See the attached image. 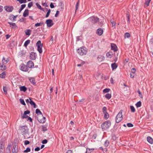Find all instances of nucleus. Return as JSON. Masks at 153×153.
Returning <instances> with one entry per match:
<instances>
[{
    "instance_id": "1",
    "label": "nucleus",
    "mask_w": 153,
    "mask_h": 153,
    "mask_svg": "<svg viewBox=\"0 0 153 153\" xmlns=\"http://www.w3.org/2000/svg\"><path fill=\"white\" fill-rule=\"evenodd\" d=\"M9 60L8 58L5 59L4 57H3L2 59V65H1L0 66V70H3L6 69L7 68L5 64L7 63L9 61Z\"/></svg>"
},
{
    "instance_id": "2",
    "label": "nucleus",
    "mask_w": 153,
    "mask_h": 153,
    "mask_svg": "<svg viewBox=\"0 0 153 153\" xmlns=\"http://www.w3.org/2000/svg\"><path fill=\"white\" fill-rule=\"evenodd\" d=\"M111 125V122L107 120L102 124L101 127L102 129L106 130Z\"/></svg>"
},
{
    "instance_id": "3",
    "label": "nucleus",
    "mask_w": 153,
    "mask_h": 153,
    "mask_svg": "<svg viewBox=\"0 0 153 153\" xmlns=\"http://www.w3.org/2000/svg\"><path fill=\"white\" fill-rule=\"evenodd\" d=\"M19 130L23 135H25L28 132V129L26 126H22L20 127Z\"/></svg>"
},
{
    "instance_id": "4",
    "label": "nucleus",
    "mask_w": 153,
    "mask_h": 153,
    "mask_svg": "<svg viewBox=\"0 0 153 153\" xmlns=\"http://www.w3.org/2000/svg\"><path fill=\"white\" fill-rule=\"evenodd\" d=\"M122 112L123 110H121L117 115L116 117V122L117 123H119L122 120L123 118L122 115Z\"/></svg>"
},
{
    "instance_id": "5",
    "label": "nucleus",
    "mask_w": 153,
    "mask_h": 153,
    "mask_svg": "<svg viewBox=\"0 0 153 153\" xmlns=\"http://www.w3.org/2000/svg\"><path fill=\"white\" fill-rule=\"evenodd\" d=\"M78 53L82 56L86 54L87 53V51L84 49V48H80L77 50Z\"/></svg>"
},
{
    "instance_id": "6",
    "label": "nucleus",
    "mask_w": 153,
    "mask_h": 153,
    "mask_svg": "<svg viewBox=\"0 0 153 153\" xmlns=\"http://www.w3.org/2000/svg\"><path fill=\"white\" fill-rule=\"evenodd\" d=\"M36 45L37 47V50L40 53L42 52V48L43 46L42 44L41 43L40 40L38 41L36 43Z\"/></svg>"
},
{
    "instance_id": "7",
    "label": "nucleus",
    "mask_w": 153,
    "mask_h": 153,
    "mask_svg": "<svg viewBox=\"0 0 153 153\" xmlns=\"http://www.w3.org/2000/svg\"><path fill=\"white\" fill-rule=\"evenodd\" d=\"M88 20L92 23H95L99 22V19L97 17L91 16L88 19Z\"/></svg>"
},
{
    "instance_id": "8",
    "label": "nucleus",
    "mask_w": 153,
    "mask_h": 153,
    "mask_svg": "<svg viewBox=\"0 0 153 153\" xmlns=\"http://www.w3.org/2000/svg\"><path fill=\"white\" fill-rule=\"evenodd\" d=\"M46 23L47 24V26L49 27H51L53 25V21L51 19L47 20L46 21Z\"/></svg>"
},
{
    "instance_id": "9",
    "label": "nucleus",
    "mask_w": 153,
    "mask_h": 153,
    "mask_svg": "<svg viewBox=\"0 0 153 153\" xmlns=\"http://www.w3.org/2000/svg\"><path fill=\"white\" fill-rule=\"evenodd\" d=\"M20 69L22 71L25 72H27L28 70V68H27V66L24 64H21Z\"/></svg>"
},
{
    "instance_id": "10",
    "label": "nucleus",
    "mask_w": 153,
    "mask_h": 153,
    "mask_svg": "<svg viewBox=\"0 0 153 153\" xmlns=\"http://www.w3.org/2000/svg\"><path fill=\"white\" fill-rule=\"evenodd\" d=\"M15 45V42L14 41L10 42V44L8 45L7 47L9 49H12L13 48Z\"/></svg>"
},
{
    "instance_id": "11",
    "label": "nucleus",
    "mask_w": 153,
    "mask_h": 153,
    "mask_svg": "<svg viewBox=\"0 0 153 153\" xmlns=\"http://www.w3.org/2000/svg\"><path fill=\"white\" fill-rule=\"evenodd\" d=\"M4 8L8 12H11L13 10V7L12 6H6L4 7Z\"/></svg>"
},
{
    "instance_id": "12",
    "label": "nucleus",
    "mask_w": 153,
    "mask_h": 153,
    "mask_svg": "<svg viewBox=\"0 0 153 153\" xmlns=\"http://www.w3.org/2000/svg\"><path fill=\"white\" fill-rule=\"evenodd\" d=\"M5 151L4 145L2 143H0V153H4Z\"/></svg>"
},
{
    "instance_id": "13",
    "label": "nucleus",
    "mask_w": 153,
    "mask_h": 153,
    "mask_svg": "<svg viewBox=\"0 0 153 153\" xmlns=\"http://www.w3.org/2000/svg\"><path fill=\"white\" fill-rule=\"evenodd\" d=\"M36 58V55L34 52H32L30 53V58L32 60H35Z\"/></svg>"
},
{
    "instance_id": "14",
    "label": "nucleus",
    "mask_w": 153,
    "mask_h": 153,
    "mask_svg": "<svg viewBox=\"0 0 153 153\" xmlns=\"http://www.w3.org/2000/svg\"><path fill=\"white\" fill-rule=\"evenodd\" d=\"M27 66L28 68H31L33 67L34 63L32 61L30 60L27 63Z\"/></svg>"
},
{
    "instance_id": "15",
    "label": "nucleus",
    "mask_w": 153,
    "mask_h": 153,
    "mask_svg": "<svg viewBox=\"0 0 153 153\" xmlns=\"http://www.w3.org/2000/svg\"><path fill=\"white\" fill-rule=\"evenodd\" d=\"M28 79L32 84L33 85H36V83L34 78L33 77H29L28 78Z\"/></svg>"
},
{
    "instance_id": "16",
    "label": "nucleus",
    "mask_w": 153,
    "mask_h": 153,
    "mask_svg": "<svg viewBox=\"0 0 153 153\" xmlns=\"http://www.w3.org/2000/svg\"><path fill=\"white\" fill-rule=\"evenodd\" d=\"M103 30L101 28L98 29L97 30L96 33L99 36H101L103 33Z\"/></svg>"
},
{
    "instance_id": "17",
    "label": "nucleus",
    "mask_w": 153,
    "mask_h": 153,
    "mask_svg": "<svg viewBox=\"0 0 153 153\" xmlns=\"http://www.w3.org/2000/svg\"><path fill=\"white\" fill-rule=\"evenodd\" d=\"M111 49L114 51H116L117 50V48L116 45L114 44H111Z\"/></svg>"
},
{
    "instance_id": "18",
    "label": "nucleus",
    "mask_w": 153,
    "mask_h": 153,
    "mask_svg": "<svg viewBox=\"0 0 153 153\" xmlns=\"http://www.w3.org/2000/svg\"><path fill=\"white\" fill-rule=\"evenodd\" d=\"M18 148L17 146L15 144L13 146V149L12 150L13 153H17V152Z\"/></svg>"
},
{
    "instance_id": "19",
    "label": "nucleus",
    "mask_w": 153,
    "mask_h": 153,
    "mask_svg": "<svg viewBox=\"0 0 153 153\" xmlns=\"http://www.w3.org/2000/svg\"><path fill=\"white\" fill-rule=\"evenodd\" d=\"M29 15V10L27 9H25L23 13V16L26 17Z\"/></svg>"
},
{
    "instance_id": "20",
    "label": "nucleus",
    "mask_w": 153,
    "mask_h": 153,
    "mask_svg": "<svg viewBox=\"0 0 153 153\" xmlns=\"http://www.w3.org/2000/svg\"><path fill=\"white\" fill-rule=\"evenodd\" d=\"M30 100V103L33 106V108H36V103L31 100V98H29Z\"/></svg>"
},
{
    "instance_id": "21",
    "label": "nucleus",
    "mask_w": 153,
    "mask_h": 153,
    "mask_svg": "<svg viewBox=\"0 0 153 153\" xmlns=\"http://www.w3.org/2000/svg\"><path fill=\"white\" fill-rule=\"evenodd\" d=\"M98 60L100 62H101L105 59V57L102 55H100L97 57Z\"/></svg>"
},
{
    "instance_id": "22",
    "label": "nucleus",
    "mask_w": 153,
    "mask_h": 153,
    "mask_svg": "<svg viewBox=\"0 0 153 153\" xmlns=\"http://www.w3.org/2000/svg\"><path fill=\"white\" fill-rule=\"evenodd\" d=\"M31 30L30 29H27L25 30V33L26 35L29 36L31 34Z\"/></svg>"
},
{
    "instance_id": "23",
    "label": "nucleus",
    "mask_w": 153,
    "mask_h": 153,
    "mask_svg": "<svg viewBox=\"0 0 153 153\" xmlns=\"http://www.w3.org/2000/svg\"><path fill=\"white\" fill-rule=\"evenodd\" d=\"M147 141L150 143H153V139L150 137H148L147 138Z\"/></svg>"
},
{
    "instance_id": "24",
    "label": "nucleus",
    "mask_w": 153,
    "mask_h": 153,
    "mask_svg": "<svg viewBox=\"0 0 153 153\" xmlns=\"http://www.w3.org/2000/svg\"><path fill=\"white\" fill-rule=\"evenodd\" d=\"M11 146L10 145H8L7 147L6 150V153H11V151L10 150Z\"/></svg>"
},
{
    "instance_id": "25",
    "label": "nucleus",
    "mask_w": 153,
    "mask_h": 153,
    "mask_svg": "<svg viewBox=\"0 0 153 153\" xmlns=\"http://www.w3.org/2000/svg\"><path fill=\"white\" fill-rule=\"evenodd\" d=\"M111 66L112 70H114L117 68V65L115 63H114L111 64Z\"/></svg>"
},
{
    "instance_id": "26",
    "label": "nucleus",
    "mask_w": 153,
    "mask_h": 153,
    "mask_svg": "<svg viewBox=\"0 0 153 153\" xmlns=\"http://www.w3.org/2000/svg\"><path fill=\"white\" fill-rule=\"evenodd\" d=\"M17 16H14L12 14L10 16L9 19L13 21L15 20V19H16Z\"/></svg>"
},
{
    "instance_id": "27",
    "label": "nucleus",
    "mask_w": 153,
    "mask_h": 153,
    "mask_svg": "<svg viewBox=\"0 0 153 153\" xmlns=\"http://www.w3.org/2000/svg\"><path fill=\"white\" fill-rule=\"evenodd\" d=\"M20 90L21 91H23L25 92L27 90V88L25 86H22L20 87Z\"/></svg>"
},
{
    "instance_id": "28",
    "label": "nucleus",
    "mask_w": 153,
    "mask_h": 153,
    "mask_svg": "<svg viewBox=\"0 0 153 153\" xmlns=\"http://www.w3.org/2000/svg\"><path fill=\"white\" fill-rule=\"evenodd\" d=\"M36 4L38 8L41 10L44 11V8H42L40 5H39L38 3H36Z\"/></svg>"
},
{
    "instance_id": "29",
    "label": "nucleus",
    "mask_w": 153,
    "mask_h": 153,
    "mask_svg": "<svg viewBox=\"0 0 153 153\" xmlns=\"http://www.w3.org/2000/svg\"><path fill=\"white\" fill-rule=\"evenodd\" d=\"M113 54L109 52H107L106 54V56L110 58H111L112 57Z\"/></svg>"
},
{
    "instance_id": "30",
    "label": "nucleus",
    "mask_w": 153,
    "mask_h": 153,
    "mask_svg": "<svg viewBox=\"0 0 153 153\" xmlns=\"http://www.w3.org/2000/svg\"><path fill=\"white\" fill-rule=\"evenodd\" d=\"M105 97L108 100H109L111 98V94L108 93L107 94L105 95Z\"/></svg>"
},
{
    "instance_id": "31",
    "label": "nucleus",
    "mask_w": 153,
    "mask_h": 153,
    "mask_svg": "<svg viewBox=\"0 0 153 153\" xmlns=\"http://www.w3.org/2000/svg\"><path fill=\"white\" fill-rule=\"evenodd\" d=\"M42 25H44V23L43 22H40L39 23H37L35 25V26L37 27H38V26H41Z\"/></svg>"
},
{
    "instance_id": "32",
    "label": "nucleus",
    "mask_w": 153,
    "mask_h": 153,
    "mask_svg": "<svg viewBox=\"0 0 153 153\" xmlns=\"http://www.w3.org/2000/svg\"><path fill=\"white\" fill-rule=\"evenodd\" d=\"M150 1H146L144 3V6L145 8L148 7L149 5Z\"/></svg>"
},
{
    "instance_id": "33",
    "label": "nucleus",
    "mask_w": 153,
    "mask_h": 153,
    "mask_svg": "<svg viewBox=\"0 0 153 153\" xmlns=\"http://www.w3.org/2000/svg\"><path fill=\"white\" fill-rule=\"evenodd\" d=\"M94 150V149H87V151L85 153H91Z\"/></svg>"
},
{
    "instance_id": "34",
    "label": "nucleus",
    "mask_w": 153,
    "mask_h": 153,
    "mask_svg": "<svg viewBox=\"0 0 153 153\" xmlns=\"http://www.w3.org/2000/svg\"><path fill=\"white\" fill-rule=\"evenodd\" d=\"M37 119L38 121L40 123H44L45 122V119H40L37 117Z\"/></svg>"
},
{
    "instance_id": "35",
    "label": "nucleus",
    "mask_w": 153,
    "mask_h": 153,
    "mask_svg": "<svg viewBox=\"0 0 153 153\" xmlns=\"http://www.w3.org/2000/svg\"><path fill=\"white\" fill-rule=\"evenodd\" d=\"M79 1H78L76 2V9L75 10V13L76 12L77 10H78V9L79 8Z\"/></svg>"
},
{
    "instance_id": "36",
    "label": "nucleus",
    "mask_w": 153,
    "mask_h": 153,
    "mask_svg": "<svg viewBox=\"0 0 153 153\" xmlns=\"http://www.w3.org/2000/svg\"><path fill=\"white\" fill-rule=\"evenodd\" d=\"M30 40H28L26 41L24 43V46L26 47H27V45L30 43Z\"/></svg>"
},
{
    "instance_id": "37",
    "label": "nucleus",
    "mask_w": 153,
    "mask_h": 153,
    "mask_svg": "<svg viewBox=\"0 0 153 153\" xmlns=\"http://www.w3.org/2000/svg\"><path fill=\"white\" fill-rule=\"evenodd\" d=\"M136 105L137 108L140 107L141 105V102L140 101L137 102L136 104Z\"/></svg>"
},
{
    "instance_id": "38",
    "label": "nucleus",
    "mask_w": 153,
    "mask_h": 153,
    "mask_svg": "<svg viewBox=\"0 0 153 153\" xmlns=\"http://www.w3.org/2000/svg\"><path fill=\"white\" fill-rule=\"evenodd\" d=\"M5 75L6 74L5 72H4L0 74V77L2 78H4Z\"/></svg>"
},
{
    "instance_id": "39",
    "label": "nucleus",
    "mask_w": 153,
    "mask_h": 153,
    "mask_svg": "<svg viewBox=\"0 0 153 153\" xmlns=\"http://www.w3.org/2000/svg\"><path fill=\"white\" fill-rule=\"evenodd\" d=\"M36 113L38 115L42 114V113L41 112L40 110L38 109H36Z\"/></svg>"
},
{
    "instance_id": "40",
    "label": "nucleus",
    "mask_w": 153,
    "mask_h": 153,
    "mask_svg": "<svg viewBox=\"0 0 153 153\" xmlns=\"http://www.w3.org/2000/svg\"><path fill=\"white\" fill-rule=\"evenodd\" d=\"M3 91L5 94H7V88L5 86H4L3 87Z\"/></svg>"
},
{
    "instance_id": "41",
    "label": "nucleus",
    "mask_w": 153,
    "mask_h": 153,
    "mask_svg": "<svg viewBox=\"0 0 153 153\" xmlns=\"http://www.w3.org/2000/svg\"><path fill=\"white\" fill-rule=\"evenodd\" d=\"M103 113L104 114V117L105 119H107L109 117L108 113L107 112Z\"/></svg>"
},
{
    "instance_id": "42",
    "label": "nucleus",
    "mask_w": 153,
    "mask_h": 153,
    "mask_svg": "<svg viewBox=\"0 0 153 153\" xmlns=\"http://www.w3.org/2000/svg\"><path fill=\"white\" fill-rule=\"evenodd\" d=\"M111 22L112 24V27L114 28L115 27V23L113 20H111Z\"/></svg>"
},
{
    "instance_id": "43",
    "label": "nucleus",
    "mask_w": 153,
    "mask_h": 153,
    "mask_svg": "<svg viewBox=\"0 0 153 153\" xmlns=\"http://www.w3.org/2000/svg\"><path fill=\"white\" fill-rule=\"evenodd\" d=\"M110 89L109 88H106L105 89H104L103 91V92L104 93H106L109 92V91H110Z\"/></svg>"
},
{
    "instance_id": "44",
    "label": "nucleus",
    "mask_w": 153,
    "mask_h": 153,
    "mask_svg": "<svg viewBox=\"0 0 153 153\" xmlns=\"http://www.w3.org/2000/svg\"><path fill=\"white\" fill-rule=\"evenodd\" d=\"M20 101L21 104L23 105H25L26 104L25 103V101L23 99H20Z\"/></svg>"
},
{
    "instance_id": "45",
    "label": "nucleus",
    "mask_w": 153,
    "mask_h": 153,
    "mask_svg": "<svg viewBox=\"0 0 153 153\" xmlns=\"http://www.w3.org/2000/svg\"><path fill=\"white\" fill-rule=\"evenodd\" d=\"M8 23L10 25L13 26L14 27H17V26L15 23L8 22Z\"/></svg>"
},
{
    "instance_id": "46",
    "label": "nucleus",
    "mask_w": 153,
    "mask_h": 153,
    "mask_svg": "<svg viewBox=\"0 0 153 153\" xmlns=\"http://www.w3.org/2000/svg\"><path fill=\"white\" fill-rule=\"evenodd\" d=\"M130 36V34L129 33H126L125 34L124 37L125 38H129Z\"/></svg>"
},
{
    "instance_id": "47",
    "label": "nucleus",
    "mask_w": 153,
    "mask_h": 153,
    "mask_svg": "<svg viewBox=\"0 0 153 153\" xmlns=\"http://www.w3.org/2000/svg\"><path fill=\"white\" fill-rule=\"evenodd\" d=\"M130 109L131 111L132 112H134L135 111L134 107L133 106H130Z\"/></svg>"
},
{
    "instance_id": "48",
    "label": "nucleus",
    "mask_w": 153,
    "mask_h": 153,
    "mask_svg": "<svg viewBox=\"0 0 153 153\" xmlns=\"http://www.w3.org/2000/svg\"><path fill=\"white\" fill-rule=\"evenodd\" d=\"M51 12V10L49 9L46 15V17H48Z\"/></svg>"
},
{
    "instance_id": "49",
    "label": "nucleus",
    "mask_w": 153,
    "mask_h": 153,
    "mask_svg": "<svg viewBox=\"0 0 153 153\" xmlns=\"http://www.w3.org/2000/svg\"><path fill=\"white\" fill-rule=\"evenodd\" d=\"M109 144V141L108 140H106L105 142V146L106 147H107L108 146Z\"/></svg>"
},
{
    "instance_id": "50",
    "label": "nucleus",
    "mask_w": 153,
    "mask_h": 153,
    "mask_svg": "<svg viewBox=\"0 0 153 153\" xmlns=\"http://www.w3.org/2000/svg\"><path fill=\"white\" fill-rule=\"evenodd\" d=\"M137 92L139 94V96H140V97L142 98H143V96L140 91L139 90H138L137 91Z\"/></svg>"
},
{
    "instance_id": "51",
    "label": "nucleus",
    "mask_w": 153,
    "mask_h": 153,
    "mask_svg": "<svg viewBox=\"0 0 153 153\" xmlns=\"http://www.w3.org/2000/svg\"><path fill=\"white\" fill-rule=\"evenodd\" d=\"M42 130L44 131H45L47 130V127L45 126H42Z\"/></svg>"
},
{
    "instance_id": "52",
    "label": "nucleus",
    "mask_w": 153,
    "mask_h": 153,
    "mask_svg": "<svg viewBox=\"0 0 153 153\" xmlns=\"http://www.w3.org/2000/svg\"><path fill=\"white\" fill-rule=\"evenodd\" d=\"M107 108L106 107H104L102 108V111L103 113H106L107 112Z\"/></svg>"
},
{
    "instance_id": "53",
    "label": "nucleus",
    "mask_w": 153,
    "mask_h": 153,
    "mask_svg": "<svg viewBox=\"0 0 153 153\" xmlns=\"http://www.w3.org/2000/svg\"><path fill=\"white\" fill-rule=\"evenodd\" d=\"M29 117L27 115H25L24 114L22 116V119H24V118H26L27 117Z\"/></svg>"
},
{
    "instance_id": "54",
    "label": "nucleus",
    "mask_w": 153,
    "mask_h": 153,
    "mask_svg": "<svg viewBox=\"0 0 153 153\" xmlns=\"http://www.w3.org/2000/svg\"><path fill=\"white\" fill-rule=\"evenodd\" d=\"M126 16L128 19V23H129L130 22V18L128 14L127 13L126 14Z\"/></svg>"
},
{
    "instance_id": "55",
    "label": "nucleus",
    "mask_w": 153,
    "mask_h": 153,
    "mask_svg": "<svg viewBox=\"0 0 153 153\" xmlns=\"http://www.w3.org/2000/svg\"><path fill=\"white\" fill-rule=\"evenodd\" d=\"M127 125L128 127H132L133 126V124L130 123H127Z\"/></svg>"
},
{
    "instance_id": "56",
    "label": "nucleus",
    "mask_w": 153,
    "mask_h": 153,
    "mask_svg": "<svg viewBox=\"0 0 153 153\" xmlns=\"http://www.w3.org/2000/svg\"><path fill=\"white\" fill-rule=\"evenodd\" d=\"M85 100V99L84 98H82L79 100L77 101V102L78 103H79L81 102H83Z\"/></svg>"
},
{
    "instance_id": "57",
    "label": "nucleus",
    "mask_w": 153,
    "mask_h": 153,
    "mask_svg": "<svg viewBox=\"0 0 153 153\" xmlns=\"http://www.w3.org/2000/svg\"><path fill=\"white\" fill-rule=\"evenodd\" d=\"M30 113V111L29 110H27L24 111V114L25 115H27L29 114Z\"/></svg>"
},
{
    "instance_id": "58",
    "label": "nucleus",
    "mask_w": 153,
    "mask_h": 153,
    "mask_svg": "<svg viewBox=\"0 0 153 153\" xmlns=\"http://www.w3.org/2000/svg\"><path fill=\"white\" fill-rule=\"evenodd\" d=\"M30 143V141L28 140H25L24 142V144L25 145H27L29 144Z\"/></svg>"
},
{
    "instance_id": "59",
    "label": "nucleus",
    "mask_w": 153,
    "mask_h": 153,
    "mask_svg": "<svg viewBox=\"0 0 153 153\" xmlns=\"http://www.w3.org/2000/svg\"><path fill=\"white\" fill-rule=\"evenodd\" d=\"M131 72L132 73L134 74L136 72V70L135 68H132L131 70Z\"/></svg>"
},
{
    "instance_id": "60",
    "label": "nucleus",
    "mask_w": 153,
    "mask_h": 153,
    "mask_svg": "<svg viewBox=\"0 0 153 153\" xmlns=\"http://www.w3.org/2000/svg\"><path fill=\"white\" fill-rule=\"evenodd\" d=\"M33 5V3L32 2L29 3L28 4V7L29 8H30Z\"/></svg>"
},
{
    "instance_id": "61",
    "label": "nucleus",
    "mask_w": 153,
    "mask_h": 153,
    "mask_svg": "<svg viewBox=\"0 0 153 153\" xmlns=\"http://www.w3.org/2000/svg\"><path fill=\"white\" fill-rule=\"evenodd\" d=\"M59 11L58 10H57L56 12V13L55 15V17H57L58 16V15L59 14Z\"/></svg>"
},
{
    "instance_id": "62",
    "label": "nucleus",
    "mask_w": 153,
    "mask_h": 153,
    "mask_svg": "<svg viewBox=\"0 0 153 153\" xmlns=\"http://www.w3.org/2000/svg\"><path fill=\"white\" fill-rule=\"evenodd\" d=\"M48 142V140L46 139H45L42 141V143L43 144H46Z\"/></svg>"
},
{
    "instance_id": "63",
    "label": "nucleus",
    "mask_w": 153,
    "mask_h": 153,
    "mask_svg": "<svg viewBox=\"0 0 153 153\" xmlns=\"http://www.w3.org/2000/svg\"><path fill=\"white\" fill-rule=\"evenodd\" d=\"M42 5L43 6H45V7H48V5L45 2L43 3Z\"/></svg>"
},
{
    "instance_id": "64",
    "label": "nucleus",
    "mask_w": 153,
    "mask_h": 153,
    "mask_svg": "<svg viewBox=\"0 0 153 153\" xmlns=\"http://www.w3.org/2000/svg\"><path fill=\"white\" fill-rule=\"evenodd\" d=\"M97 136V134H95L92 136V138L94 139H96Z\"/></svg>"
}]
</instances>
